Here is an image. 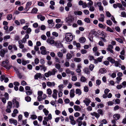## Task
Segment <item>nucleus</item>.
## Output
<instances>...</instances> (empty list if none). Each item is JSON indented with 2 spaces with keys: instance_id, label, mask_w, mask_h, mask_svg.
<instances>
[{
  "instance_id": "obj_19",
  "label": "nucleus",
  "mask_w": 126,
  "mask_h": 126,
  "mask_svg": "<svg viewBox=\"0 0 126 126\" xmlns=\"http://www.w3.org/2000/svg\"><path fill=\"white\" fill-rule=\"evenodd\" d=\"M99 71L101 74L105 73L107 72V70L105 68H101L100 69Z\"/></svg>"
},
{
  "instance_id": "obj_13",
  "label": "nucleus",
  "mask_w": 126,
  "mask_h": 126,
  "mask_svg": "<svg viewBox=\"0 0 126 126\" xmlns=\"http://www.w3.org/2000/svg\"><path fill=\"white\" fill-rule=\"evenodd\" d=\"M100 17L98 18V20L101 22H103L104 20L105 16L103 14H100Z\"/></svg>"
},
{
  "instance_id": "obj_24",
  "label": "nucleus",
  "mask_w": 126,
  "mask_h": 126,
  "mask_svg": "<svg viewBox=\"0 0 126 126\" xmlns=\"http://www.w3.org/2000/svg\"><path fill=\"white\" fill-rule=\"evenodd\" d=\"M74 61L77 63L80 62L81 61V58L77 57H75L73 59Z\"/></svg>"
},
{
  "instance_id": "obj_46",
  "label": "nucleus",
  "mask_w": 126,
  "mask_h": 126,
  "mask_svg": "<svg viewBox=\"0 0 126 126\" xmlns=\"http://www.w3.org/2000/svg\"><path fill=\"white\" fill-rule=\"evenodd\" d=\"M84 71L85 73L88 74L89 73V69L87 68H85L84 70Z\"/></svg>"
},
{
  "instance_id": "obj_36",
  "label": "nucleus",
  "mask_w": 126,
  "mask_h": 126,
  "mask_svg": "<svg viewBox=\"0 0 126 126\" xmlns=\"http://www.w3.org/2000/svg\"><path fill=\"white\" fill-rule=\"evenodd\" d=\"M31 98L30 96H27L25 97V99L27 102L31 101Z\"/></svg>"
},
{
  "instance_id": "obj_41",
  "label": "nucleus",
  "mask_w": 126,
  "mask_h": 126,
  "mask_svg": "<svg viewBox=\"0 0 126 126\" xmlns=\"http://www.w3.org/2000/svg\"><path fill=\"white\" fill-rule=\"evenodd\" d=\"M66 58L68 59H70L72 58V55L70 53H67L66 56Z\"/></svg>"
},
{
  "instance_id": "obj_64",
  "label": "nucleus",
  "mask_w": 126,
  "mask_h": 126,
  "mask_svg": "<svg viewBox=\"0 0 126 126\" xmlns=\"http://www.w3.org/2000/svg\"><path fill=\"white\" fill-rule=\"evenodd\" d=\"M121 15L123 17H126V13L125 12H123L121 13Z\"/></svg>"
},
{
  "instance_id": "obj_23",
  "label": "nucleus",
  "mask_w": 126,
  "mask_h": 126,
  "mask_svg": "<svg viewBox=\"0 0 126 126\" xmlns=\"http://www.w3.org/2000/svg\"><path fill=\"white\" fill-rule=\"evenodd\" d=\"M47 42L48 43L50 44H53L54 43V40L51 39L49 38L47 39Z\"/></svg>"
},
{
  "instance_id": "obj_3",
  "label": "nucleus",
  "mask_w": 126,
  "mask_h": 126,
  "mask_svg": "<svg viewBox=\"0 0 126 126\" xmlns=\"http://www.w3.org/2000/svg\"><path fill=\"white\" fill-rule=\"evenodd\" d=\"M65 38L66 41L70 42L73 39V36L70 33H68L65 35Z\"/></svg>"
},
{
  "instance_id": "obj_54",
  "label": "nucleus",
  "mask_w": 126,
  "mask_h": 126,
  "mask_svg": "<svg viewBox=\"0 0 126 126\" xmlns=\"http://www.w3.org/2000/svg\"><path fill=\"white\" fill-rule=\"evenodd\" d=\"M84 90L85 92H88L89 90L88 87L87 86H85L84 88Z\"/></svg>"
},
{
  "instance_id": "obj_57",
  "label": "nucleus",
  "mask_w": 126,
  "mask_h": 126,
  "mask_svg": "<svg viewBox=\"0 0 126 126\" xmlns=\"http://www.w3.org/2000/svg\"><path fill=\"white\" fill-rule=\"evenodd\" d=\"M111 19L113 21V22L114 23H115L116 24L117 23V22L115 20V18L112 16L111 17Z\"/></svg>"
},
{
  "instance_id": "obj_58",
  "label": "nucleus",
  "mask_w": 126,
  "mask_h": 126,
  "mask_svg": "<svg viewBox=\"0 0 126 126\" xmlns=\"http://www.w3.org/2000/svg\"><path fill=\"white\" fill-rule=\"evenodd\" d=\"M62 24L58 23L56 24L55 27L59 29L62 26Z\"/></svg>"
},
{
  "instance_id": "obj_9",
  "label": "nucleus",
  "mask_w": 126,
  "mask_h": 126,
  "mask_svg": "<svg viewBox=\"0 0 126 126\" xmlns=\"http://www.w3.org/2000/svg\"><path fill=\"white\" fill-rule=\"evenodd\" d=\"M83 102L86 105V106H88L90 103L91 102L90 100L88 98H86L85 99L83 100Z\"/></svg>"
},
{
  "instance_id": "obj_20",
  "label": "nucleus",
  "mask_w": 126,
  "mask_h": 126,
  "mask_svg": "<svg viewBox=\"0 0 126 126\" xmlns=\"http://www.w3.org/2000/svg\"><path fill=\"white\" fill-rule=\"evenodd\" d=\"M107 60L110 61L111 63L113 64L114 63L115 61V60L110 57H108L107 58Z\"/></svg>"
},
{
  "instance_id": "obj_11",
  "label": "nucleus",
  "mask_w": 126,
  "mask_h": 126,
  "mask_svg": "<svg viewBox=\"0 0 126 126\" xmlns=\"http://www.w3.org/2000/svg\"><path fill=\"white\" fill-rule=\"evenodd\" d=\"M58 91L56 89H54L53 91V93L52 94V97L55 99L57 98V94Z\"/></svg>"
},
{
  "instance_id": "obj_49",
  "label": "nucleus",
  "mask_w": 126,
  "mask_h": 126,
  "mask_svg": "<svg viewBox=\"0 0 126 126\" xmlns=\"http://www.w3.org/2000/svg\"><path fill=\"white\" fill-rule=\"evenodd\" d=\"M12 17V14L8 15L7 17V18L8 20H10Z\"/></svg>"
},
{
  "instance_id": "obj_39",
  "label": "nucleus",
  "mask_w": 126,
  "mask_h": 126,
  "mask_svg": "<svg viewBox=\"0 0 126 126\" xmlns=\"http://www.w3.org/2000/svg\"><path fill=\"white\" fill-rule=\"evenodd\" d=\"M6 63V62L4 61H3L2 62V64L1 65L3 66L5 68H6V69H9V68L8 67H7V66L6 65H5V63Z\"/></svg>"
},
{
  "instance_id": "obj_2",
  "label": "nucleus",
  "mask_w": 126,
  "mask_h": 126,
  "mask_svg": "<svg viewBox=\"0 0 126 126\" xmlns=\"http://www.w3.org/2000/svg\"><path fill=\"white\" fill-rule=\"evenodd\" d=\"M57 71L56 69L54 68L51 71H49L45 73L44 74L45 76L46 77L48 78L51 75H54Z\"/></svg>"
},
{
  "instance_id": "obj_1",
  "label": "nucleus",
  "mask_w": 126,
  "mask_h": 126,
  "mask_svg": "<svg viewBox=\"0 0 126 126\" xmlns=\"http://www.w3.org/2000/svg\"><path fill=\"white\" fill-rule=\"evenodd\" d=\"M75 20L74 17L71 15H69L66 18L65 21L67 23L68 26H71L74 22Z\"/></svg>"
},
{
  "instance_id": "obj_10",
  "label": "nucleus",
  "mask_w": 126,
  "mask_h": 126,
  "mask_svg": "<svg viewBox=\"0 0 126 126\" xmlns=\"http://www.w3.org/2000/svg\"><path fill=\"white\" fill-rule=\"evenodd\" d=\"M32 2L31 1H29L27 2L26 5V7L25 8V10L26 11H28L30 8V6L31 5Z\"/></svg>"
},
{
  "instance_id": "obj_56",
  "label": "nucleus",
  "mask_w": 126,
  "mask_h": 126,
  "mask_svg": "<svg viewBox=\"0 0 126 126\" xmlns=\"http://www.w3.org/2000/svg\"><path fill=\"white\" fill-rule=\"evenodd\" d=\"M94 67V65L92 64H90L89 67L91 71H92Z\"/></svg>"
},
{
  "instance_id": "obj_63",
  "label": "nucleus",
  "mask_w": 126,
  "mask_h": 126,
  "mask_svg": "<svg viewBox=\"0 0 126 126\" xmlns=\"http://www.w3.org/2000/svg\"><path fill=\"white\" fill-rule=\"evenodd\" d=\"M39 60L37 58H36L34 60V63L36 64H37L39 62Z\"/></svg>"
},
{
  "instance_id": "obj_43",
  "label": "nucleus",
  "mask_w": 126,
  "mask_h": 126,
  "mask_svg": "<svg viewBox=\"0 0 126 126\" xmlns=\"http://www.w3.org/2000/svg\"><path fill=\"white\" fill-rule=\"evenodd\" d=\"M47 94L49 95H51L52 93L51 90L50 88H48L47 89Z\"/></svg>"
},
{
  "instance_id": "obj_31",
  "label": "nucleus",
  "mask_w": 126,
  "mask_h": 126,
  "mask_svg": "<svg viewBox=\"0 0 126 126\" xmlns=\"http://www.w3.org/2000/svg\"><path fill=\"white\" fill-rule=\"evenodd\" d=\"M38 10L37 8H33L31 12L33 14H36Z\"/></svg>"
},
{
  "instance_id": "obj_7",
  "label": "nucleus",
  "mask_w": 126,
  "mask_h": 126,
  "mask_svg": "<svg viewBox=\"0 0 126 126\" xmlns=\"http://www.w3.org/2000/svg\"><path fill=\"white\" fill-rule=\"evenodd\" d=\"M55 45L57 47L59 48H63V45L60 42L56 41L55 43Z\"/></svg>"
},
{
  "instance_id": "obj_55",
  "label": "nucleus",
  "mask_w": 126,
  "mask_h": 126,
  "mask_svg": "<svg viewBox=\"0 0 126 126\" xmlns=\"http://www.w3.org/2000/svg\"><path fill=\"white\" fill-rule=\"evenodd\" d=\"M55 67L57 69L59 70L61 68V65L57 63L55 64Z\"/></svg>"
},
{
  "instance_id": "obj_5",
  "label": "nucleus",
  "mask_w": 126,
  "mask_h": 126,
  "mask_svg": "<svg viewBox=\"0 0 126 126\" xmlns=\"http://www.w3.org/2000/svg\"><path fill=\"white\" fill-rule=\"evenodd\" d=\"M12 102L14 107H15L17 108H18L19 107V102L16 101V98L13 99Z\"/></svg>"
},
{
  "instance_id": "obj_17",
  "label": "nucleus",
  "mask_w": 126,
  "mask_h": 126,
  "mask_svg": "<svg viewBox=\"0 0 126 126\" xmlns=\"http://www.w3.org/2000/svg\"><path fill=\"white\" fill-rule=\"evenodd\" d=\"M75 91L74 89L71 90L70 92V97L72 98L74 97L75 96Z\"/></svg>"
},
{
  "instance_id": "obj_32",
  "label": "nucleus",
  "mask_w": 126,
  "mask_h": 126,
  "mask_svg": "<svg viewBox=\"0 0 126 126\" xmlns=\"http://www.w3.org/2000/svg\"><path fill=\"white\" fill-rule=\"evenodd\" d=\"M75 92L76 94H78L79 95H80L81 93V90L79 89H76V90Z\"/></svg>"
},
{
  "instance_id": "obj_18",
  "label": "nucleus",
  "mask_w": 126,
  "mask_h": 126,
  "mask_svg": "<svg viewBox=\"0 0 126 126\" xmlns=\"http://www.w3.org/2000/svg\"><path fill=\"white\" fill-rule=\"evenodd\" d=\"M86 40V38L84 37L80 38L79 39V42L82 43H84L85 42Z\"/></svg>"
},
{
  "instance_id": "obj_22",
  "label": "nucleus",
  "mask_w": 126,
  "mask_h": 126,
  "mask_svg": "<svg viewBox=\"0 0 126 126\" xmlns=\"http://www.w3.org/2000/svg\"><path fill=\"white\" fill-rule=\"evenodd\" d=\"M113 117L116 120L119 119L120 117V115L119 114H115L114 115Z\"/></svg>"
},
{
  "instance_id": "obj_34",
  "label": "nucleus",
  "mask_w": 126,
  "mask_h": 126,
  "mask_svg": "<svg viewBox=\"0 0 126 126\" xmlns=\"http://www.w3.org/2000/svg\"><path fill=\"white\" fill-rule=\"evenodd\" d=\"M93 4V2L92 1H89L87 4V7L88 8L92 6Z\"/></svg>"
},
{
  "instance_id": "obj_62",
  "label": "nucleus",
  "mask_w": 126,
  "mask_h": 126,
  "mask_svg": "<svg viewBox=\"0 0 126 126\" xmlns=\"http://www.w3.org/2000/svg\"><path fill=\"white\" fill-rule=\"evenodd\" d=\"M77 23L79 25L81 26L83 24L82 21L81 20H78L77 21Z\"/></svg>"
},
{
  "instance_id": "obj_37",
  "label": "nucleus",
  "mask_w": 126,
  "mask_h": 126,
  "mask_svg": "<svg viewBox=\"0 0 126 126\" xmlns=\"http://www.w3.org/2000/svg\"><path fill=\"white\" fill-rule=\"evenodd\" d=\"M115 39L117 41H118L119 43H123V41L120 38H115Z\"/></svg>"
},
{
  "instance_id": "obj_60",
  "label": "nucleus",
  "mask_w": 126,
  "mask_h": 126,
  "mask_svg": "<svg viewBox=\"0 0 126 126\" xmlns=\"http://www.w3.org/2000/svg\"><path fill=\"white\" fill-rule=\"evenodd\" d=\"M84 20L85 22L88 23H89L90 22V19L88 18H85L84 19Z\"/></svg>"
},
{
  "instance_id": "obj_47",
  "label": "nucleus",
  "mask_w": 126,
  "mask_h": 126,
  "mask_svg": "<svg viewBox=\"0 0 126 126\" xmlns=\"http://www.w3.org/2000/svg\"><path fill=\"white\" fill-rule=\"evenodd\" d=\"M31 31L32 30L30 28H29L27 29L26 31L25 32V33L27 34H29L31 32Z\"/></svg>"
},
{
  "instance_id": "obj_50",
  "label": "nucleus",
  "mask_w": 126,
  "mask_h": 126,
  "mask_svg": "<svg viewBox=\"0 0 126 126\" xmlns=\"http://www.w3.org/2000/svg\"><path fill=\"white\" fill-rule=\"evenodd\" d=\"M31 116L30 118L33 120L37 118V116L35 115H32Z\"/></svg>"
},
{
  "instance_id": "obj_14",
  "label": "nucleus",
  "mask_w": 126,
  "mask_h": 126,
  "mask_svg": "<svg viewBox=\"0 0 126 126\" xmlns=\"http://www.w3.org/2000/svg\"><path fill=\"white\" fill-rule=\"evenodd\" d=\"M9 121L10 123H13L15 125H16L17 124V122L16 120L13 119H9Z\"/></svg>"
},
{
  "instance_id": "obj_52",
  "label": "nucleus",
  "mask_w": 126,
  "mask_h": 126,
  "mask_svg": "<svg viewBox=\"0 0 126 126\" xmlns=\"http://www.w3.org/2000/svg\"><path fill=\"white\" fill-rule=\"evenodd\" d=\"M106 23L108 25L111 26L112 25V22L110 20H107Z\"/></svg>"
},
{
  "instance_id": "obj_40",
  "label": "nucleus",
  "mask_w": 126,
  "mask_h": 126,
  "mask_svg": "<svg viewBox=\"0 0 126 126\" xmlns=\"http://www.w3.org/2000/svg\"><path fill=\"white\" fill-rule=\"evenodd\" d=\"M43 111L45 115L46 116H47L49 113L48 111L45 108L43 109Z\"/></svg>"
},
{
  "instance_id": "obj_21",
  "label": "nucleus",
  "mask_w": 126,
  "mask_h": 126,
  "mask_svg": "<svg viewBox=\"0 0 126 126\" xmlns=\"http://www.w3.org/2000/svg\"><path fill=\"white\" fill-rule=\"evenodd\" d=\"M37 17L38 19H40L41 21H43L45 18V17L44 16H42V15H38L37 16Z\"/></svg>"
},
{
  "instance_id": "obj_25",
  "label": "nucleus",
  "mask_w": 126,
  "mask_h": 126,
  "mask_svg": "<svg viewBox=\"0 0 126 126\" xmlns=\"http://www.w3.org/2000/svg\"><path fill=\"white\" fill-rule=\"evenodd\" d=\"M41 76V74L40 73H37L35 74L34 76V79H37L39 78H40Z\"/></svg>"
},
{
  "instance_id": "obj_30",
  "label": "nucleus",
  "mask_w": 126,
  "mask_h": 126,
  "mask_svg": "<svg viewBox=\"0 0 126 126\" xmlns=\"http://www.w3.org/2000/svg\"><path fill=\"white\" fill-rule=\"evenodd\" d=\"M37 5L40 6H45V4L42 1H37Z\"/></svg>"
},
{
  "instance_id": "obj_51",
  "label": "nucleus",
  "mask_w": 126,
  "mask_h": 126,
  "mask_svg": "<svg viewBox=\"0 0 126 126\" xmlns=\"http://www.w3.org/2000/svg\"><path fill=\"white\" fill-rule=\"evenodd\" d=\"M116 80H117V82L119 84L120 81L122 80V78L120 77H117L116 78Z\"/></svg>"
},
{
  "instance_id": "obj_12",
  "label": "nucleus",
  "mask_w": 126,
  "mask_h": 126,
  "mask_svg": "<svg viewBox=\"0 0 126 126\" xmlns=\"http://www.w3.org/2000/svg\"><path fill=\"white\" fill-rule=\"evenodd\" d=\"M55 84L54 82H51L50 81H48L47 82V85L49 87H53L55 86Z\"/></svg>"
},
{
  "instance_id": "obj_33",
  "label": "nucleus",
  "mask_w": 126,
  "mask_h": 126,
  "mask_svg": "<svg viewBox=\"0 0 126 126\" xmlns=\"http://www.w3.org/2000/svg\"><path fill=\"white\" fill-rule=\"evenodd\" d=\"M114 63L115 66L116 67H120V66H121V64L119 63L118 61H115Z\"/></svg>"
},
{
  "instance_id": "obj_35",
  "label": "nucleus",
  "mask_w": 126,
  "mask_h": 126,
  "mask_svg": "<svg viewBox=\"0 0 126 126\" xmlns=\"http://www.w3.org/2000/svg\"><path fill=\"white\" fill-rule=\"evenodd\" d=\"M86 78L83 76L81 77L80 78V81L83 82H84L86 81Z\"/></svg>"
},
{
  "instance_id": "obj_16",
  "label": "nucleus",
  "mask_w": 126,
  "mask_h": 126,
  "mask_svg": "<svg viewBox=\"0 0 126 126\" xmlns=\"http://www.w3.org/2000/svg\"><path fill=\"white\" fill-rule=\"evenodd\" d=\"M74 108L76 111H80L81 110V108L78 105H74Z\"/></svg>"
},
{
  "instance_id": "obj_26",
  "label": "nucleus",
  "mask_w": 126,
  "mask_h": 126,
  "mask_svg": "<svg viewBox=\"0 0 126 126\" xmlns=\"http://www.w3.org/2000/svg\"><path fill=\"white\" fill-rule=\"evenodd\" d=\"M113 101L114 102H115V104H120V99L116 98L115 99H114L113 100Z\"/></svg>"
},
{
  "instance_id": "obj_44",
  "label": "nucleus",
  "mask_w": 126,
  "mask_h": 126,
  "mask_svg": "<svg viewBox=\"0 0 126 126\" xmlns=\"http://www.w3.org/2000/svg\"><path fill=\"white\" fill-rule=\"evenodd\" d=\"M26 93L28 95H30L32 94L33 92L32 91H26Z\"/></svg>"
},
{
  "instance_id": "obj_48",
  "label": "nucleus",
  "mask_w": 126,
  "mask_h": 126,
  "mask_svg": "<svg viewBox=\"0 0 126 126\" xmlns=\"http://www.w3.org/2000/svg\"><path fill=\"white\" fill-rule=\"evenodd\" d=\"M106 30L107 31L110 32H113V30H112L109 27H107Z\"/></svg>"
},
{
  "instance_id": "obj_8",
  "label": "nucleus",
  "mask_w": 126,
  "mask_h": 126,
  "mask_svg": "<svg viewBox=\"0 0 126 126\" xmlns=\"http://www.w3.org/2000/svg\"><path fill=\"white\" fill-rule=\"evenodd\" d=\"M113 48V47L112 45H110L108 46V47L107 48V49L108 51L113 54H114L113 51L112 50Z\"/></svg>"
},
{
  "instance_id": "obj_61",
  "label": "nucleus",
  "mask_w": 126,
  "mask_h": 126,
  "mask_svg": "<svg viewBox=\"0 0 126 126\" xmlns=\"http://www.w3.org/2000/svg\"><path fill=\"white\" fill-rule=\"evenodd\" d=\"M37 99L39 101H40L42 100L43 98L42 97V96L38 95L37 97Z\"/></svg>"
},
{
  "instance_id": "obj_6",
  "label": "nucleus",
  "mask_w": 126,
  "mask_h": 126,
  "mask_svg": "<svg viewBox=\"0 0 126 126\" xmlns=\"http://www.w3.org/2000/svg\"><path fill=\"white\" fill-rule=\"evenodd\" d=\"M41 53L42 55H45L47 53L46 48L44 46H42L40 48Z\"/></svg>"
},
{
  "instance_id": "obj_4",
  "label": "nucleus",
  "mask_w": 126,
  "mask_h": 126,
  "mask_svg": "<svg viewBox=\"0 0 126 126\" xmlns=\"http://www.w3.org/2000/svg\"><path fill=\"white\" fill-rule=\"evenodd\" d=\"M7 52L8 50L7 49H1L0 51V56L1 57H3L4 56L5 53Z\"/></svg>"
},
{
  "instance_id": "obj_38",
  "label": "nucleus",
  "mask_w": 126,
  "mask_h": 126,
  "mask_svg": "<svg viewBox=\"0 0 126 126\" xmlns=\"http://www.w3.org/2000/svg\"><path fill=\"white\" fill-rule=\"evenodd\" d=\"M3 29L6 31V33H8L9 32V31L8 30V27L7 26H6L4 27Z\"/></svg>"
},
{
  "instance_id": "obj_27",
  "label": "nucleus",
  "mask_w": 126,
  "mask_h": 126,
  "mask_svg": "<svg viewBox=\"0 0 126 126\" xmlns=\"http://www.w3.org/2000/svg\"><path fill=\"white\" fill-rule=\"evenodd\" d=\"M66 72L67 74H71L72 75H73L74 74V73L70 71V70L69 69H66Z\"/></svg>"
},
{
  "instance_id": "obj_15",
  "label": "nucleus",
  "mask_w": 126,
  "mask_h": 126,
  "mask_svg": "<svg viewBox=\"0 0 126 126\" xmlns=\"http://www.w3.org/2000/svg\"><path fill=\"white\" fill-rule=\"evenodd\" d=\"M90 114L92 116H95L97 118H98L100 116V114H99L94 112L91 113Z\"/></svg>"
},
{
  "instance_id": "obj_42",
  "label": "nucleus",
  "mask_w": 126,
  "mask_h": 126,
  "mask_svg": "<svg viewBox=\"0 0 126 126\" xmlns=\"http://www.w3.org/2000/svg\"><path fill=\"white\" fill-rule=\"evenodd\" d=\"M97 112L98 114H100L101 115H103V113L102 110L101 109H98Z\"/></svg>"
},
{
  "instance_id": "obj_29",
  "label": "nucleus",
  "mask_w": 126,
  "mask_h": 126,
  "mask_svg": "<svg viewBox=\"0 0 126 126\" xmlns=\"http://www.w3.org/2000/svg\"><path fill=\"white\" fill-rule=\"evenodd\" d=\"M82 13V12L80 11H76L74 12V14L76 15H81Z\"/></svg>"
},
{
  "instance_id": "obj_28",
  "label": "nucleus",
  "mask_w": 126,
  "mask_h": 126,
  "mask_svg": "<svg viewBox=\"0 0 126 126\" xmlns=\"http://www.w3.org/2000/svg\"><path fill=\"white\" fill-rule=\"evenodd\" d=\"M39 66L41 68V70L43 69L44 71V72L46 71L47 69V68L44 65L42 64V65H40Z\"/></svg>"
},
{
  "instance_id": "obj_53",
  "label": "nucleus",
  "mask_w": 126,
  "mask_h": 126,
  "mask_svg": "<svg viewBox=\"0 0 126 126\" xmlns=\"http://www.w3.org/2000/svg\"><path fill=\"white\" fill-rule=\"evenodd\" d=\"M98 26L100 28H103V29H105L106 28V26L103 25L102 24H99Z\"/></svg>"
},
{
  "instance_id": "obj_45",
  "label": "nucleus",
  "mask_w": 126,
  "mask_h": 126,
  "mask_svg": "<svg viewBox=\"0 0 126 126\" xmlns=\"http://www.w3.org/2000/svg\"><path fill=\"white\" fill-rule=\"evenodd\" d=\"M58 56L61 58H62L63 56V54L62 52H59L57 53Z\"/></svg>"
},
{
  "instance_id": "obj_59",
  "label": "nucleus",
  "mask_w": 126,
  "mask_h": 126,
  "mask_svg": "<svg viewBox=\"0 0 126 126\" xmlns=\"http://www.w3.org/2000/svg\"><path fill=\"white\" fill-rule=\"evenodd\" d=\"M76 122L77 123H78V126H81L82 123V122L81 121H79L78 120H77Z\"/></svg>"
}]
</instances>
